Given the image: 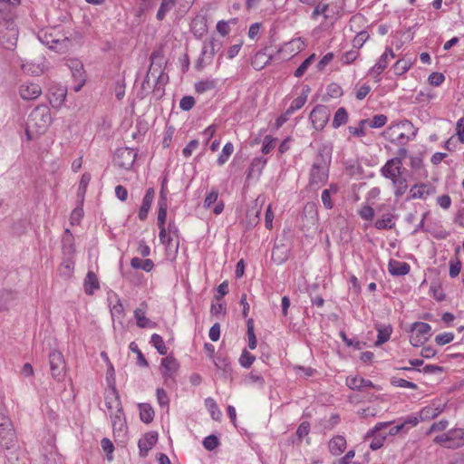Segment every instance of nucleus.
Instances as JSON below:
<instances>
[{
	"label": "nucleus",
	"instance_id": "nucleus-1",
	"mask_svg": "<svg viewBox=\"0 0 464 464\" xmlns=\"http://www.w3.org/2000/svg\"><path fill=\"white\" fill-rule=\"evenodd\" d=\"M52 121L53 118L49 107L45 104L36 106L28 116L26 128L28 139H32L33 131L37 134L44 133Z\"/></svg>",
	"mask_w": 464,
	"mask_h": 464
},
{
	"label": "nucleus",
	"instance_id": "nucleus-2",
	"mask_svg": "<svg viewBox=\"0 0 464 464\" xmlns=\"http://www.w3.org/2000/svg\"><path fill=\"white\" fill-rule=\"evenodd\" d=\"M320 156L323 158L324 163L314 162L310 172L309 185L312 188H320L324 186L328 180V168L327 165L331 160V151L329 147H323L320 150Z\"/></svg>",
	"mask_w": 464,
	"mask_h": 464
},
{
	"label": "nucleus",
	"instance_id": "nucleus-3",
	"mask_svg": "<svg viewBox=\"0 0 464 464\" xmlns=\"http://www.w3.org/2000/svg\"><path fill=\"white\" fill-rule=\"evenodd\" d=\"M384 135L392 143L404 145L414 139L416 130L411 122L404 121L388 128Z\"/></svg>",
	"mask_w": 464,
	"mask_h": 464
},
{
	"label": "nucleus",
	"instance_id": "nucleus-4",
	"mask_svg": "<svg viewBox=\"0 0 464 464\" xmlns=\"http://www.w3.org/2000/svg\"><path fill=\"white\" fill-rule=\"evenodd\" d=\"M434 442L447 449L464 446V429H452L434 438Z\"/></svg>",
	"mask_w": 464,
	"mask_h": 464
},
{
	"label": "nucleus",
	"instance_id": "nucleus-5",
	"mask_svg": "<svg viewBox=\"0 0 464 464\" xmlns=\"http://www.w3.org/2000/svg\"><path fill=\"white\" fill-rule=\"evenodd\" d=\"M431 336V326L423 322L412 324L410 334V343L412 346L419 347L424 344Z\"/></svg>",
	"mask_w": 464,
	"mask_h": 464
},
{
	"label": "nucleus",
	"instance_id": "nucleus-6",
	"mask_svg": "<svg viewBox=\"0 0 464 464\" xmlns=\"http://www.w3.org/2000/svg\"><path fill=\"white\" fill-rule=\"evenodd\" d=\"M407 150L401 148L398 152V157L392 159L386 162L382 169V175L390 179H394L401 176L402 160H405Z\"/></svg>",
	"mask_w": 464,
	"mask_h": 464
},
{
	"label": "nucleus",
	"instance_id": "nucleus-7",
	"mask_svg": "<svg viewBox=\"0 0 464 464\" xmlns=\"http://www.w3.org/2000/svg\"><path fill=\"white\" fill-rule=\"evenodd\" d=\"M51 374L57 382L63 381L66 373V364L63 353L53 350L49 353Z\"/></svg>",
	"mask_w": 464,
	"mask_h": 464
},
{
	"label": "nucleus",
	"instance_id": "nucleus-8",
	"mask_svg": "<svg viewBox=\"0 0 464 464\" xmlns=\"http://www.w3.org/2000/svg\"><path fill=\"white\" fill-rule=\"evenodd\" d=\"M38 38L44 45L57 53L66 52L70 44V40L67 37H55L47 31L40 32Z\"/></svg>",
	"mask_w": 464,
	"mask_h": 464
},
{
	"label": "nucleus",
	"instance_id": "nucleus-9",
	"mask_svg": "<svg viewBox=\"0 0 464 464\" xmlns=\"http://www.w3.org/2000/svg\"><path fill=\"white\" fill-rule=\"evenodd\" d=\"M179 369V363L172 355L166 356L161 359L160 372L164 379V383L174 381Z\"/></svg>",
	"mask_w": 464,
	"mask_h": 464
},
{
	"label": "nucleus",
	"instance_id": "nucleus-10",
	"mask_svg": "<svg viewBox=\"0 0 464 464\" xmlns=\"http://www.w3.org/2000/svg\"><path fill=\"white\" fill-rule=\"evenodd\" d=\"M137 157V150L132 147H119L115 151L114 160L123 169L132 166Z\"/></svg>",
	"mask_w": 464,
	"mask_h": 464
},
{
	"label": "nucleus",
	"instance_id": "nucleus-11",
	"mask_svg": "<svg viewBox=\"0 0 464 464\" xmlns=\"http://www.w3.org/2000/svg\"><path fill=\"white\" fill-rule=\"evenodd\" d=\"M330 117V111L324 105H317L310 113V120L314 129L322 130L327 123Z\"/></svg>",
	"mask_w": 464,
	"mask_h": 464
},
{
	"label": "nucleus",
	"instance_id": "nucleus-12",
	"mask_svg": "<svg viewBox=\"0 0 464 464\" xmlns=\"http://www.w3.org/2000/svg\"><path fill=\"white\" fill-rule=\"evenodd\" d=\"M390 424L391 422H379L367 433V437L372 436L373 438L370 445L372 450H376L383 446L386 434L382 431L387 429Z\"/></svg>",
	"mask_w": 464,
	"mask_h": 464
},
{
	"label": "nucleus",
	"instance_id": "nucleus-13",
	"mask_svg": "<svg viewBox=\"0 0 464 464\" xmlns=\"http://www.w3.org/2000/svg\"><path fill=\"white\" fill-rule=\"evenodd\" d=\"M149 309V304L146 301H142L139 306L134 310V318L136 320V324L140 328H154L156 327V323L149 319L146 314Z\"/></svg>",
	"mask_w": 464,
	"mask_h": 464
},
{
	"label": "nucleus",
	"instance_id": "nucleus-14",
	"mask_svg": "<svg viewBox=\"0 0 464 464\" xmlns=\"http://www.w3.org/2000/svg\"><path fill=\"white\" fill-rule=\"evenodd\" d=\"M158 441V434L157 432L150 431L147 432L143 435V437L139 440V450L140 455L142 457H146L149 451L155 446Z\"/></svg>",
	"mask_w": 464,
	"mask_h": 464
},
{
	"label": "nucleus",
	"instance_id": "nucleus-15",
	"mask_svg": "<svg viewBox=\"0 0 464 464\" xmlns=\"http://www.w3.org/2000/svg\"><path fill=\"white\" fill-rule=\"evenodd\" d=\"M41 93L42 88L34 82L23 83L19 88V94L23 100H35Z\"/></svg>",
	"mask_w": 464,
	"mask_h": 464
},
{
	"label": "nucleus",
	"instance_id": "nucleus-16",
	"mask_svg": "<svg viewBox=\"0 0 464 464\" xmlns=\"http://www.w3.org/2000/svg\"><path fill=\"white\" fill-rule=\"evenodd\" d=\"M218 199V191L216 188H212L204 200V207L206 208H210L214 204H216L213 208V212L215 215H219L224 210V202L222 200Z\"/></svg>",
	"mask_w": 464,
	"mask_h": 464
},
{
	"label": "nucleus",
	"instance_id": "nucleus-17",
	"mask_svg": "<svg viewBox=\"0 0 464 464\" xmlns=\"http://www.w3.org/2000/svg\"><path fill=\"white\" fill-rule=\"evenodd\" d=\"M68 66L72 71V76L79 82L78 85L74 88L75 91L78 92L85 82V75L82 63L79 60L74 59L69 61Z\"/></svg>",
	"mask_w": 464,
	"mask_h": 464
},
{
	"label": "nucleus",
	"instance_id": "nucleus-18",
	"mask_svg": "<svg viewBox=\"0 0 464 464\" xmlns=\"http://www.w3.org/2000/svg\"><path fill=\"white\" fill-rule=\"evenodd\" d=\"M1 450L5 453V457L9 458V455H14L18 449V440L16 433H9V436L4 437L0 440Z\"/></svg>",
	"mask_w": 464,
	"mask_h": 464
},
{
	"label": "nucleus",
	"instance_id": "nucleus-19",
	"mask_svg": "<svg viewBox=\"0 0 464 464\" xmlns=\"http://www.w3.org/2000/svg\"><path fill=\"white\" fill-rule=\"evenodd\" d=\"M388 271L392 276H402L410 273L411 266L406 262L391 259L388 263Z\"/></svg>",
	"mask_w": 464,
	"mask_h": 464
},
{
	"label": "nucleus",
	"instance_id": "nucleus-20",
	"mask_svg": "<svg viewBox=\"0 0 464 464\" xmlns=\"http://www.w3.org/2000/svg\"><path fill=\"white\" fill-rule=\"evenodd\" d=\"M346 385L350 389L357 391L374 388L373 383L370 380H366L360 375L348 376L346 378Z\"/></svg>",
	"mask_w": 464,
	"mask_h": 464
},
{
	"label": "nucleus",
	"instance_id": "nucleus-21",
	"mask_svg": "<svg viewBox=\"0 0 464 464\" xmlns=\"http://www.w3.org/2000/svg\"><path fill=\"white\" fill-rule=\"evenodd\" d=\"M395 54L392 48H386V51L381 55L378 62L371 69V72L376 75H380L384 69L388 66L391 59H393Z\"/></svg>",
	"mask_w": 464,
	"mask_h": 464
},
{
	"label": "nucleus",
	"instance_id": "nucleus-22",
	"mask_svg": "<svg viewBox=\"0 0 464 464\" xmlns=\"http://www.w3.org/2000/svg\"><path fill=\"white\" fill-rule=\"evenodd\" d=\"M216 131V126L210 125L208 126L200 135V140H191L188 145H198V143H203L204 145H218L219 140L214 139L211 141Z\"/></svg>",
	"mask_w": 464,
	"mask_h": 464
},
{
	"label": "nucleus",
	"instance_id": "nucleus-23",
	"mask_svg": "<svg viewBox=\"0 0 464 464\" xmlns=\"http://www.w3.org/2000/svg\"><path fill=\"white\" fill-rule=\"evenodd\" d=\"M155 191L152 188H150L146 190V193L142 199V204L140 208L138 217L140 220H145L148 218V213L151 207L153 198H154Z\"/></svg>",
	"mask_w": 464,
	"mask_h": 464
},
{
	"label": "nucleus",
	"instance_id": "nucleus-24",
	"mask_svg": "<svg viewBox=\"0 0 464 464\" xmlns=\"http://www.w3.org/2000/svg\"><path fill=\"white\" fill-rule=\"evenodd\" d=\"M431 186L424 183L416 184L411 188L408 199L425 198L432 193Z\"/></svg>",
	"mask_w": 464,
	"mask_h": 464
},
{
	"label": "nucleus",
	"instance_id": "nucleus-25",
	"mask_svg": "<svg viewBox=\"0 0 464 464\" xmlns=\"http://www.w3.org/2000/svg\"><path fill=\"white\" fill-rule=\"evenodd\" d=\"M346 446V440L341 435L334 436L328 443L329 451L334 456H339L344 452Z\"/></svg>",
	"mask_w": 464,
	"mask_h": 464
},
{
	"label": "nucleus",
	"instance_id": "nucleus-26",
	"mask_svg": "<svg viewBox=\"0 0 464 464\" xmlns=\"http://www.w3.org/2000/svg\"><path fill=\"white\" fill-rule=\"evenodd\" d=\"M16 299V293L13 290H0V311H6Z\"/></svg>",
	"mask_w": 464,
	"mask_h": 464
},
{
	"label": "nucleus",
	"instance_id": "nucleus-27",
	"mask_svg": "<svg viewBox=\"0 0 464 464\" xmlns=\"http://www.w3.org/2000/svg\"><path fill=\"white\" fill-rule=\"evenodd\" d=\"M83 286L85 294L89 295H92L94 291L100 288L99 280L94 272L89 271L87 273L86 277L84 279Z\"/></svg>",
	"mask_w": 464,
	"mask_h": 464
},
{
	"label": "nucleus",
	"instance_id": "nucleus-28",
	"mask_svg": "<svg viewBox=\"0 0 464 464\" xmlns=\"http://www.w3.org/2000/svg\"><path fill=\"white\" fill-rule=\"evenodd\" d=\"M105 405L109 411L122 407L117 390L114 387L106 393Z\"/></svg>",
	"mask_w": 464,
	"mask_h": 464
},
{
	"label": "nucleus",
	"instance_id": "nucleus-29",
	"mask_svg": "<svg viewBox=\"0 0 464 464\" xmlns=\"http://www.w3.org/2000/svg\"><path fill=\"white\" fill-rule=\"evenodd\" d=\"M109 413L113 429L122 430L125 427V418L122 407L109 411Z\"/></svg>",
	"mask_w": 464,
	"mask_h": 464
},
{
	"label": "nucleus",
	"instance_id": "nucleus-30",
	"mask_svg": "<svg viewBox=\"0 0 464 464\" xmlns=\"http://www.w3.org/2000/svg\"><path fill=\"white\" fill-rule=\"evenodd\" d=\"M9 433H15L13 423L9 417L0 414V440L9 436Z\"/></svg>",
	"mask_w": 464,
	"mask_h": 464
},
{
	"label": "nucleus",
	"instance_id": "nucleus-31",
	"mask_svg": "<svg viewBox=\"0 0 464 464\" xmlns=\"http://www.w3.org/2000/svg\"><path fill=\"white\" fill-rule=\"evenodd\" d=\"M140 418L145 423H150L154 419V410L149 403L139 404Z\"/></svg>",
	"mask_w": 464,
	"mask_h": 464
},
{
	"label": "nucleus",
	"instance_id": "nucleus-32",
	"mask_svg": "<svg viewBox=\"0 0 464 464\" xmlns=\"http://www.w3.org/2000/svg\"><path fill=\"white\" fill-rule=\"evenodd\" d=\"M130 266L134 269H142L146 272H150L154 267V263L151 259H141L140 257H133L130 260Z\"/></svg>",
	"mask_w": 464,
	"mask_h": 464
},
{
	"label": "nucleus",
	"instance_id": "nucleus-33",
	"mask_svg": "<svg viewBox=\"0 0 464 464\" xmlns=\"http://www.w3.org/2000/svg\"><path fill=\"white\" fill-rule=\"evenodd\" d=\"M395 226L394 216L392 214H384L375 221L374 227L379 229H392Z\"/></svg>",
	"mask_w": 464,
	"mask_h": 464
},
{
	"label": "nucleus",
	"instance_id": "nucleus-34",
	"mask_svg": "<svg viewBox=\"0 0 464 464\" xmlns=\"http://www.w3.org/2000/svg\"><path fill=\"white\" fill-rule=\"evenodd\" d=\"M205 406L208 409V411L213 420H219L221 419L222 412L219 410L216 401L213 398H211V397L207 398L205 400Z\"/></svg>",
	"mask_w": 464,
	"mask_h": 464
},
{
	"label": "nucleus",
	"instance_id": "nucleus-35",
	"mask_svg": "<svg viewBox=\"0 0 464 464\" xmlns=\"http://www.w3.org/2000/svg\"><path fill=\"white\" fill-rule=\"evenodd\" d=\"M150 343L155 347L160 354L166 355L168 353V347L160 334H153L150 337Z\"/></svg>",
	"mask_w": 464,
	"mask_h": 464
},
{
	"label": "nucleus",
	"instance_id": "nucleus-36",
	"mask_svg": "<svg viewBox=\"0 0 464 464\" xmlns=\"http://www.w3.org/2000/svg\"><path fill=\"white\" fill-rule=\"evenodd\" d=\"M347 120L348 113L343 107H341L336 111L332 125L334 129H337L340 126L345 124L347 122Z\"/></svg>",
	"mask_w": 464,
	"mask_h": 464
},
{
	"label": "nucleus",
	"instance_id": "nucleus-37",
	"mask_svg": "<svg viewBox=\"0 0 464 464\" xmlns=\"http://www.w3.org/2000/svg\"><path fill=\"white\" fill-rule=\"evenodd\" d=\"M246 326H247L246 335H247V339H248V347L251 350H254L256 348L257 340H256V337L255 334L254 320L252 318H249L247 320Z\"/></svg>",
	"mask_w": 464,
	"mask_h": 464
},
{
	"label": "nucleus",
	"instance_id": "nucleus-38",
	"mask_svg": "<svg viewBox=\"0 0 464 464\" xmlns=\"http://www.w3.org/2000/svg\"><path fill=\"white\" fill-rule=\"evenodd\" d=\"M393 186L395 188L394 194L397 198L401 197L408 188L407 181L405 178L398 177L394 179H392Z\"/></svg>",
	"mask_w": 464,
	"mask_h": 464
},
{
	"label": "nucleus",
	"instance_id": "nucleus-39",
	"mask_svg": "<svg viewBox=\"0 0 464 464\" xmlns=\"http://www.w3.org/2000/svg\"><path fill=\"white\" fill-rule=\"evenodd\" d=\"M441 411H442V409L434 408L432 406H426V407L422 408L421 411H420V418L421 420L434 419Z\"/></svg>",
	"mask_w": 464,
	"mask_h": 464
},
{
	"label": "nucleus",
	"instance_id": "nucleus-40",
	"mask_svg": "<svg viewBox=\"0 0 464 464\" xmlns=\"http://www.w3.org/2000/svg\"><path fill=\"white\" fill-rule=\"evenodd\" d=\"M217 86V81L216 80H204L197 82L195 84V90L198 93H203L208 91L215 89Z\"/></svg>",
	"mask_w": 464,
	"mask_h": 464
},
{
	"label": "nucleus",
	"instance_id": "nucleus-41",
	"mask_svg": "<svg viewBox=\"0 0 464 464\" xmlns=\"http://www.w3.org/2000/svg\"><path fill=\"white\" fill-rule=\"evenodd\" d=\"M377 331L378 335L377 340L375 342L376 345H382L384 343H386L390 339L391 334L392 333V329L391 326L379 327Z\"/></svg>",
	"mask_w": 464,
	"mask_h": 464
},
{
	"label": "nucleus",
	"instance_id": "nucleus-42",
	"mask_svg": "<svg viewBox=\"0 0 464 464\" xmlns=\"http://www.w3.org/2000/svg\"><path fill=\"white\" fill-rule=\"evenodd\" d=\"M177 0H162L157 13V19L163 20L166 14L172 9Z\"/></svg>",
	"mask_w": 464,
	"mask_h": 464
},
{
	"label": "nucleus",
	"instance_id": "nucleus-43",
	"mask_svg": "<svg viewBox=\"0 0 464 464\" xmlns=\"http://www.w3.org/2000/svg\"><path fill=\"white\" fill-rule=\"evenodd\" d=\"M66 98V91L64 89H57L56 92H53L52 96L49 98L50 103L53 107L61 106Z\"/></svg>",
	"mask_w": 464,
	"mask_h": 464
},
{
	"label": "nucleus",
	"instance_id": "nucleus-44",
	"mask_svg": "<svg viewBox=\"0 0 464 464\" xmlns=\"http://www.w3.org/2000/svg\"><path fill=\"white\" fill-rule=\"evenodd\" d=\"M129 348L130 351L136 353L137 355V364L140 367H148L149 362L146 360L145 356L138 347L137 343L135 342H131L129 345Z\"/></svg>",
	"mask_w": 464,
	"mask_h": 464
},
{
	"label": "nucleus",
	"instance_id": "nucleus-45",
	"mask_svg": "<svg viewBox=\"0 0 464 464\" xmlns=\"http://www.w3.org/2000/svg\"><path fill=\"white\" fill-rule=\"evenodd\" d=\"M411 65L412 63L411 61L406 59H399L393 66L394 72L397 75H402L411 67Z\"/></svg>",
	"mask_w": 464,
	"mask_h": 464
},
{
	"label": "nucleus",
	"instance_id": "nucleus-46",
	"mask_svg": "<svg viewBox=\"0 0 464 464\" xmlns=\"http://www.w3.org/2000/svg\"><path fill=\"white\" fill-rule=\"evenodd\" d=\"M215 366L222 371H227L230 365L229 358L227 355L218 354L211 359Z\"/></svg>",
	"mask_w": 464,
	"mask_h": 464
},
{
	"label": "nucleus",
	"instance_id": "nucleus-47",
	"mask_svg": "<svg viewBox=\"0 0 464 464\" xmlns=\"http://www.w3.org/2000/svg\"><path fill=\"white\" fill-rule=\"evenodd\" d=\"M366 125L370 128H380L385 125L387 117L383 114H378L372 117V119H365Z\"/></svg>",
	"mask_w": 464,
	"mask_h": 464
},
{
	"label": "nucleus",
	"instance_id": "nucleus-48",
	"mask_svg": "<svg viewBox=\"0 0 464 464\" xmlns=\"http://www.w3.org/2000/svg\"><path fill=\"white\" fill-rule=\"evenodd\" d=\"M449 266H450V271H449L450 276L451 278H455L459 275L461 268H462V264H461V261L458 257H456V258H451L450 260Z\"/></svg>",
	"mask_w": 464,
	"mask_h": 464
},
{
	"label": "nucleus",
	"instance_id": "nucleus-49",
	"mask_svg": "<svg viewBox=\"0 0 464 464\" xmlns=\"http://www.w3.org/2000/svg\"><path fill=\"white\" fill-rule=\"evenodd\" d=\"M306 100H307L306 94L300 95V96L296 97L295 99H294L291 105L286 110V114H291L295 111L301 109L305 104Z\"/></svg>",
	"mask_w": 464,
	"mask_h": 464
},
{
	"label": "nucleus",
	"instance_id": "nucleus-50",
	"mask_svg": "<svg viewBox=\"0 0 464 464\" xmlns=\"http://www.w3.org/2000/svg\"><path fill=\"white\" fill-rule=\"evenodd\" d=\"M221 48V43L218 40H211L208 44H205L202 50L203 54L209 53L213 57L215 53Z\"/></svg>",
	"mask_w": 464,
	"mask_h": 464
},
{
	"label": "nucleus",
	"instance_id": "nucleus-51",
	"mask_svg": "<svg viewBox=\"0 0 464 464\" xmlns=\"http://www.w3.org/2000/svg\"><path fill=\"white\" fill-rule=\"evenodd\" d=\"M315 58V54L313 53L311 54L309 57H307L299 66L298 68L295 71V73L294 75L295 77H301L304 74V72H306V70L308 69V67L312 64V63L314 62Z\"/></svg>",
	"mask_w": 464,
	"mask_h": 464
},
{
	"label": "nucleus",
	"instance_id": "nucleus-52",
	"mask_svg": "<svg viewBox=\"0 0 464 464\" xmlns=\"http://www.w3.org/2000/svg\"><path fill=\"white\" fill-rule=\"evenodd\" d=\"M158 208L157 225L162 227L166 225L169 204H158Z\"/></svg>",
	"mask_w": 464,
	"mask_h": 464
},
{
	"label": "nucleus",
	"instance_id": "nucleus-53",
	"mask_svg": "<svg viewBox=\"0 0 464 464\" xmlns=\"http://www.w3.org/2000/svg\"><path fill=\"white\" fill-rule=\"evenodd\" d=\"M391 383H392V385L396 386V387L408 388V389H412V390H415L418 388L417 384H415L414 382H411L405 379L398 378V377H392L391 379Z\"/></svg>",
	"mask_w": 464,
	"mask_h": 464
},
{
	"label": "nucleus",
	"instance_id": "nucleus-54",
	"mask_svg": "<svg viewBox=\"0 0 464 464\" xmlns=\"http://www.w3.org/2000/svg\"><path fill=\"white\" fill-rule=\"evenodd\" d=\"M358 215L366 221L372 220L374 217V209L372 207L369 205H363L362 208L358 210Z\"/></svg>",
	"mask_w": 464,
	"mask_h": 464
},
{
	"label": "nucleus",
	"instance_id": "nucleus-55",
	"mask_svg": "<svg viewBox=\"0 0 464 464\" xmlns=\"http://www.w3.org/2000/svg\"><path fill=\"white\" fill-rule=\"evenodd\" d=\"M256 357L253 354L246 350H243L239 358V363L245 368H249L254 363Z\"/></svg>",
	"mask_w": 464,
	"mask_h": 464
},
{
	"label": "nucleus",
	"instance_id": "nucleus-56",
	"mask_svg": "<svg viewBox=\"0 0 464 464\" xmlns=\"http://www.w3.org/2000/svg\"><path fill=\"white\" fill-rule=\"evenodd\" d=\"M90 181H91V174L83 173L80 179L79 188H78V195L81 196L82 198H83L84 194L86 193V190H87Z\"/></svg>",
	"mask_w": 464,
	"mask_h": 464
},
{
	"label": "nucleus",
	"instance_id": "nucleus-57",
	"mask_svg": "<svg viewBox=\"0 0 464 464\" xmlns=\"http://www.w3.org/2000/svg\"><path fill=\"white\" fill-rule=\"evenodd\" d=\"M157 401L160 407L168 408L169 404V398L166 391L162 388H158L156 392Z\"/></svg>",
	"mask_w": 464,
	"mask_h": 464
},
{
	"label": "nucleus",
	"instance_id": "nucleus-58",
	"mask_svg": "<svg viewBox=\"0 0 464 464\" xmlns=\"http://www.w3.org/2000/svg\"><path fill=\"white\" fill-rule=\"evenodd\" d=\"M219 440L215 435H209L203 440V446L208 450H214L219 445Z\"/></svg>",
	"mask_w": 464,
	"mask_h": 464
},
{
	"label": "nucleus",
	"instance_id": "nucleus-59",
	"mask_svg": "<svg viewBox=\"0 0 464 464\" xmlns=\"http://www.w3.org/2000/svg\"><path fill=\"white\" fill-rule=\"evenodd\" d=\"M454 340V334L452 333H443L436 335L435 342L438 345H445L451 343Z\"/></svg>",
	"mask_w": 464,
	"mask_h": 464
},
{
	"label": "nucleus",
	"instance_id": "nucleus-60",
	"mask_svg": "<svg viewBox=\"0 0 464 464\" xmlns=\"http://www.w3.org/2000/svg\"><path fill=\"white\" fill-rule=\"evenodd\" d=\"M160 229V241L163 245L169 246L172 241L171 234L167 230L166 226L159 227Z\"/></svg>",
	"mask_w": 464,
	"mask_h": 464
},
{
	"label": "nucleus",
	"instance_id": "nucleus-61",
	"mask_svg": "<svg viewBox=\"0 0 464 464\" xmlns=\"http://www.w3.org/2000/svg\"><path fill=\"white\" fill-rule=\"evenodd\" d=\"M369 38V34L365 31H362L353 38V45L354 48H361L363 44L367 41Z\"/></svg>",
	"mask_w": 464,
	"mask_h": 464
},
{
	"label": "nucleus",
	"instance_id": "nucleus-62",
	"mask_svg": "<svg viewBox=\"0 0 464 464\" xmlns=\"http://www.w3.org/2000/svg\"><path fill=\"white\" fill-rule=\"evenodd\" d=\"M111 312L113 318L122 319L125 316V310L120 300L112 306Z\"/></svg>",
	"mask_w": 464,
	"mask_h": 464
},
{
	"label": "nucleus",
	"instance_id": "nucleus-63",
	"mask_svg": "<svg viewBox=\"0 0 464 464\" xmlns=\"http://www.w3.org/2000/svg\"><path fill=\"white\" fill-rule=\"evenodd\" d=\"M229 287H228V282L224 281L222 282L217 288V295H215V299L219 302L223 299V297L228 294Z\"/></svg>",
	"mask_w": 464,
	"mask_h": 464
},
{
	"label": "nucleus",
	"instance_id": "nucleus-64",
	"mask_svg": "<svg viewBox=\"0 0 464 464\" xmlns=\"http://www.w3.org/2000/svg\"><path fill=\"white\" fill-rule=\"evenodd\" d=\"M456 136L460 143H464V118H460L457 122Z\"/></svg>",
	"mask_w": 464,
	"mask_h": 464
}]
</instances>
